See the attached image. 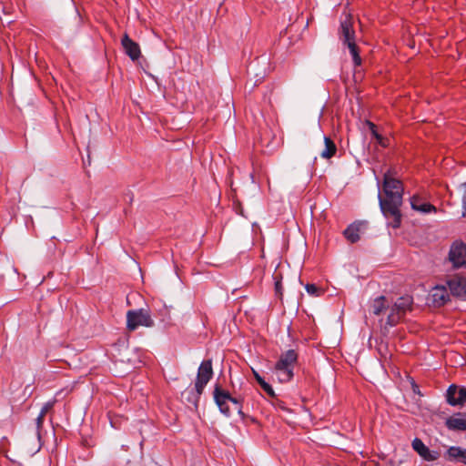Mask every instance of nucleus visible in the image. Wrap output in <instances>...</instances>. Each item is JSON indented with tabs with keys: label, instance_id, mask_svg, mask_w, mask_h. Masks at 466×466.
Segmentation results:
<instances>
[{
	"label": "nucleus",
	"instance_id": "1",
	"mask_svg": "<svg viewBox=\"0 0 466 466\" xmlns=\"http://www.w3.org/2000/svg\"><path fill=\"white\" fill-rule=\"evenodd\" d=\"M383 194L382 197L380 192L379 193L380 209L388 219H391V226L397 228L401 222L400 208L402 204L403 187L402 183L394 178L390 171L384 175Z\"/></svg>",
	"mask_w": 466,
	"mask_h": 466
},
{
	"label": "nucleus",
	"instance_id": "2",
	"mask_svg": "<svg viewBox=\"0 0 466 466\" xmlns=\"http://www.w3.org/2000/svg\"><path fill=\"white\" fill-rule=\"evenodd\" d=\"M412 298L410 296L400 297L390 305L385 296H380L374 299L370 303V312L375 316H380L388 312L386 322L383 326L384 329L396 326L411 309Z\"/></svg>",
	"mask_w": 466,
	"mask_h": 466
},
{
	"label": "nucleus",
	"instance_id": "3",
	"mask_svg": "<svg viewBox=\"0 0 466 466\" xmlns=\"http://www.w3.org/2000/svg\"><path fill=\"white\" fill-rule=\"evenodd\" d=\"M350 15H345V19L340 23V38L348 46L355 66H360L361 58L355 43V32L352 27Z\"/></svg>",
	"mask_w": 466,
	"mask_h": 466
},
{
	"label": "nucleus",
	"instance_id": "4",
	"mask_svg": "<svg viewBox=\"0 0 466 466\" xmlns=\"http://www.w3.org/2000/svg\"><path fill=\"white\" fill-rule=\"evenodd\" d=\"M155 321L148 309H130L127 312V329L135 331L139 327L152 328Z\"/></svg>",
	"mask_w": 466,
	"mask_h": 466
},
{
	"label": "nucleus",
	"instance_id": "5",
	"mask_svg": "<svg viewBox=\"0 0 466 466\" xmlns=\"http://www.w3.org/2000/svg\"><path fill=\"white\" fill-rule=\"evenodd\" d=\"M213 370L211 360L202 361L200 366L198 367L197 380L195 382V390L198 398H199V396L203 393V390L206 385L211 380Z\"/></svg>",
	"mask_w": 466,
	"mask_h": 466
},
{
	"label": "nucleus",
	"instance_id": "6",
	"mask_svg": "<svg viewBox=\"0 0 466 466\" xmlns=\"http://www.w3.org/2000/svg\"><path fill=\"white\" fill-rule=\"evenodd\" d=\"M446 400L451 406L463 405L466 401V388L451 385L446 391Z\"/></svg>",
	"mask_w": 466,
	"mask_h": 466
},
{
	"label": "nucleus",
	"instance_id": "7",
	"mask_svg": "<svg viewBox=\"0 0 466 466\" xmlns=\"http://www.w3.org/2000/svg\"><path fill=\"white\" fill-rule=\"evenodd\" d=\"M449 258L454 267H466V244L454 243L451 248Z\"/></svg>",
	"mask_w": 466,
	"mask_h": 466
},
{
	"label": "nucleus",
	"instance_id": "8",
	"mask_svg": "<svg viewBox=\"0 0 466 466\" xmlns=\"http://www.w3.org/2000/svg\"><path fill=\"white\" fill-rule=\"evenodd\" d=\"M214 400L218 405L221 413L227 417L230 416V409L228 406V400H230V394L224 390L219 385H216L214 389Z\"/></svg>",
	"mask_w": 466,
	"mask_h": 466
},
{
	"label": "nucleus",
	"instance_id": "9",
	"mask_svg": "<svg viewBox=\"0 0 466 466\" xmlns=\"http://www.w3.org/2000/svg\"><path fill=\"white\" fill-rule=\"evenodd\" d=\"M429 300L434 307H441L450 300V293L445 286L437 285L431 289Z\"/></svg>",
	"mask_w": 466,
	"mask_h": 466
},
{
	"label": "nucleus",
	"instance_id": "10",
	"mask_svg": "<svg viewBox=\"0 0 466 466\" xmlns=\"http://www.w3.org/2000/svg\"><path fill=\"white\" fill-rule=\"evenodd\" d=\"M413 450L425 461H437L441 454L437 451L430 450L421 440L415 438L412 441Z\"/></svg>",
	"mask_w": 466,
	"mask_h": 466
},
{
	"label": "nucleus",
	"instance_id": "11",
	"mask_svg": "<svg viewBox=\"0 0 466 466\" xmlns=\"http://www.w3.org/2000/svg\"><path fill=\"white\" fill-rule=\"evenodd\" d=\"M445 426L452 431H466V412H457L445 420Z\"/></svg>",
	"mask_w": 466,
	"mask_h": 466
},
{
	"label": "nucleus",
	"instance_id": "12",
	"mask_svg": "<svg viewBox=\"0 0 466 466\" xmlns=\"http://www.w3.org/2000/svg\"><path fill=\"white\" fill-rule=\"evenodd\" d=\"M451 293L459 298H466V278L453 277L447 281Z\"/></svg>",
	"mask_w": 466,
	"mask_h": 466
},
{
	"label": "nucleus",
	"instance_id": "13",
	"mask_svg": "<svg viewBox=\"0 0 466 466\" xmlns=\"http://www.w3.org/2000/svg\"><path fill=\"white\" fill-rule=\"evenodd\" d=\"M125 53L133 60H137L141 56L139 45L133 41L127 34H125L121 40Z\"/></svg>",
	"mask_w": 466,
	"mask_h": 466
},
{
	"label": "nucleus",
	"instance_id": "14",
	"mask_svg": "<svg viewBox=\"0 0 466 466\" xmlns=\"http://www.w3.org/2000/svg\"><path fill=\"white\" fill-rule=\"evenodd\" d=\"M410 206L412 209L423 214L436 211L433 205L425 202L420 196L416 195L410 198Z\"/></svg>",
	"mask_w": 466,
	"mask_h": 466
},
{
	"label": "nucleus",
	"instance_id": "15",
	"mask_svg": "<svg viewBox=\"0 0 466 466\" xmlns=\"http://www.w3.org/2000/svg\"><path fill=\"white\" fill-rule=\"evenodd\" d=\"M298 360V354L294 350H289L283 354H281L279 360L277 363L280 364V366L288 367L291 370H294V366Z\"/></svg>",
	"mask_w": 466,
	"mask_h": 466
},
{
	"label": "nucleus",
	"instance_id": "16",
	"mask_svg": "<svg viewBox=\"0 0 466 466\" xmlns=\"http://www.w3.org/2000/svg\"><path fill=\"white\" fill-rule=\"evenodd\" d=\"M275 373L279 382L284 383L289 381L293 378V370L280 366V364L276 363L275 365Z\"/></svg>",
	"mask_w": 466,
	"mask_h": 466
},
{
	"label": "nucleus",
	"instance_id": "17",
	"mask_svg": "<svg viewBox=\"0 0 466 466\" xmlns=\"http://www.w3.org/2000/svg\"><path fill=\"white\" fill-rule=\"evenodd\" d=\"M464 449L459 446H451L444 454L448 461L461 462Z\"/></svg>",
	"mask_w": 466,
	"mask_h": 466
},
{
	"label": "nucleus",
	"instance_id": "18",
	"mask_svg": "<svg viewBox=\"0 0 466 466\" xmlns=\"http://www.w3.org/2000/svg\"><path fill=\"white\" fill-rule=\"evenodd\" d=\"M360 224L353 223L350 225L343 232L344 237L351 243H355L360 239Z\"/></svg>",
	"mask_w": 466,
	"mask_h": 466
},
{
	"label": "nucleus",
	"instance_id": "19",
	"mask_svg": "<svg viewBox=\"0 0 466 466\" xmlns=\"http://www.w3.org/2000/svg\"><path fill=\"white\" fill-rule=\"evenodd\" d=\"M324 145L325 148L321 151L320 157L325 159H329L335 156L337 147L329 137H324Z\"/></svg>",
	"mask_w": 466,
	"mask_h": 466
},
{
	"label": "nucleus",
	"instance_id": "20",
	"mask_svg": "<svg viewBox=\"0 0 466 466\" xmlns=\"http://www.w3.org/2000/svg\"><path fill=\"white\" fill-rule=\"evenodd\" d=\"M253 371V375L256 379V380L258 381V383L260 385V387L262 388V390L270 397H274L275 396V392H274V390L273 388L271 387V385H269L268 382L265 381V380L256 371V370H252Z\"/></svg>",
	"mask_w": 466,
	"mask_h": 466
},
{
	"label": "nucleus",
	"instance_id": "21",
	"mask_svg": "<svg viewBox=\"0 0 466 466\" xmlns=\"http://www.w3.org/2000/svg\"><path fill=\"white\" fill-rule=\"evenodd\" d=\"M44 419H45V416H43V413H39L37 418L35 419V424H36L35 435H36L38 443L35 449V451H38L41 447V445H40V439H41L40 431L43 427Z\"/></svg>",
	"mask_w": 466,
	"mask_h": 466
},
{
	"label": "nucleus",
	"instance_id": "22",
	"mask_svg": "<svg viewBox=\"0 0 466 466\" xmlns=\"http://www.w3.org/2000/svg\"><path fill=\"white\" fill-rule=\"evenodd\" d=\"M305 289L308 292V294H309L310 296H313V297H319L320 295L323 294V290L312 283H308L305 286Z\"/></svg>",
	"mask_w": 466,
	"mask_h": 466
},
{
	"label": "nucleus",
	"instance_id": "23",
	"mask_svg": "<svg viewBox=\"0 0 466 466\" xmlns=\"http://www.w3.org/2000/svg\"><path fill=\"white\" fill-rule=\"evenodd\" d=\"M369 126H370L372 136L376 139H380V135L377 132L376 126L371 122H369Z\"/></svg>",
	"mask_w": 466,
	"mask_h": 466
},
{
	"label": "nucleus",
	"instance_id": "24",
	"mask_svg": "<svg viewBox=\"0 0 466 466\" xmlns=\"http://www.w3.org/2000/svg\"><path fill=\"white\" fill-rule=\"evenodd\" d=\"M228 401L235 405V408L238 410V412H241L242 406L238 399L230 396V400H228Z\"/></svg>",
	"mask_w": 466,
	"mask_h": 466
},
{
	"label": "nucleus",
	"instance_id": "25",
	"mask_svg": "<svg viewBox=\"0 0 466 466\" xmlns=\"http://www.w3.org/2000/svg\"><path fill=\"white\" fill-rule=\"evenodd\" d=\"M52 407V403H46L40 410V413H43V416H46L48 410Z\"/></svg>",
	"mask_w": 466,
	"mask_h": 466
},
{
	"label": "nucleus",
	"instance_id": "26",
	"mask_svg": "<svg viewBox=\"0 0 466 466\" xmlns=\"http://www.w3.org/2000/svg\"><path fill=\"white\" fill-rule=\"evenodd\" d=\"M376 140L383 147H386L388 146L387 139L384 138L381 135H380V139H376Z\"/></svg>",
	"mask_w": 466,
	"mask_h": 466
},
{
	"label": "nucleus",
	"instance_id": "27",
	"mask_svg": "<svg viewBox=\"0 0 466 466\" xmlns=\"http://www.w3.org/2000/svg\"><path fill=\"white\" fill-rule=\"evenodd\" d=\"M275 289H276L277 293H279V294L281 293V285L279 282H276Z\"/></svg>",
	"mask_w": 466,
	"mask_h": 466
},
{
	"label": "nucleus",
	"instance_id": "28",
	"mask_svg": "<svg viewBox=\"0 0 466 466\" xmlns=\"http://www.w3.org/2000/svg\"><path fill=\"white\" fill-rule=\"evenodd\" d=\"M461 462H463L466 464V449H464V451H463V454L461 456Z\"/></svg>",
	"mask_w": 466,
	"mask_h": 466
}]
</instances>
